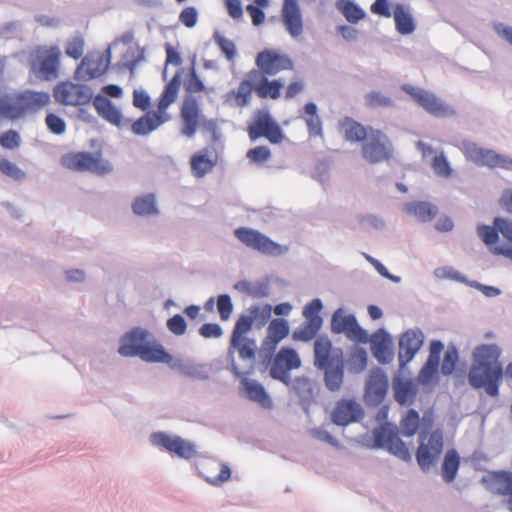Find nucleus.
Returning a JSON list of instances; mask_svg holds the SVG:
<instances>
[{
  "instance_id": "1",
  "label": "nucleus",
  "mask_w": 512,
  "mask_h": 512,
  "mask_svg": "<svg viewBox=\"0 0 512 512\" xmlns=\"http://www.w3.org/2000/svg\"><path fill=\"white\" fill-rule=\"evenodd\" d=\"M502 354L497 344H481L473 350L467 379L474 389H484L490 397H498L504 378L503 366L499 361Z\"/></svg>"
},
{
  "instance_id": "2",
  "label": "nucleus",
  "mask_w": 512,
  "mask_h": 512,
  "mask_svg": "<svg viewBox=\"0 0 512 512\" xmlns=\"http://www.w3.org/2000/svg\"><path fill=\"white\" fill-rule=\"evenodd\" d=\"M50 102V94L43 91L26 90L5 93L0 96V120H19L37 113Z\"/></svg>"
},
{
  "instance_id": "3",
  "label": "nucleus",
  "mask_w": 512,
  "mask_h": 512,
  "mask_svg": "<svg viewBox=\"0 0 512 512\" xmlns=\"http://www.w3.org/2000/svg\"><path fill=\"white\" fill-rule=\"evenodd\" d=\"M433 424V412L425 411L420 418V443L415 454L417 463L424 472L436 463L444 447L443 431L440 428L431 431Z\"/></svg>"
},
{
  "instance_id": "4",
  "label": "nucleus",
  "mask_w": 512,
  "mask_h": 512,
  "mask_svg": "<svg viewBox=\"0 0 512 512\" xmlns=\"http://www.w3.org/2000/svg\"><path fill=\"white\" fill-rule=\"evenodd\" d=\"M151 446L162 449L169 454L176 455L178 458L190 461L193 458L202 456L199 454L195 442L185 439L180 435L172 434L166 431H155L149 435Z\"/></svg>"
},
{
  "instance_id": "5",
  "label": "nucleus",
  "mask_w": 512,
  "mask_h": 512,
  "mask_svg": "<svg viewBox=\"0 0 512 512\" xmlns=\"http://www.w3.org/2000/svg\"><path fill=\"white\" fill-rule=\"evenodd\" d=\"M372 434L374 442L371 448H387L391 454L395 455L401 460H411L409 449L407 448L405 442L399 438L398 429L394 424L385 422L379 427L374 428Z\"/></svg>"
},
{
  "instance_id": "6",
  "label": "nucleus",
  "mask_w": 512,
  "mask_h": 512,
  "mask_svg": "<svg viewBox=\"0 0 512 512\" xmlns=\"http://www.w3.org/2000/svg\"><path fill=\"white\" fill-rule=\"evenodd\" d=\"M247 131L252 141L266 138L271 144H279L284 138L283 130L268 109H259L254 113Z\"/></svg>"
},
{
  "instance_id": "7",
  "label": "nucleus",
  "mask_w": 512,
  "mask_h": 512,
  "mask_svg": "<svg viewBox=\"0 0 512 512\" xmlns=\"http://www.w3.org/2000/svg\"><path fill=\"white\" fill-rule=\"evenodd\" d=\"M234 236L245 246L269 256H280L288 248L283 247L259 230L249 227H239L234 230Z\"/></svg>"
},
{
  "instance_id": "8",
  "label": "nucleus",
  "mask_w": 512,
  "mask_h": 512,
  "mask_svg": "<svg viewBox=\"0 0 512 512\" xmlns=\"http://www.w3.org/2000/svg\"><path fill=\"white\" fill-rule=\"evenodd\" d=\"M322 309L323 302L320 298H314L304 306L302 315L305 322L293 331V340L309 342L316 337L323 325L320 314Z\"/></svg>"
},
{
  "instance_id": "9",
  "label": "nucleus",
  "mask_w": 512,
  "mask_h": 512,
  "mask_svg": "<svg viewBox=\"0 0 512 512\" xmlns=\"http://www.w3.org/2000/svg\"><path fill=\"white\" fill-rule=\"evenodd\" d=\"M393 152V144L389 137L381 130L369 127V136L362 145L363 158L371 164H376L392 158Z\"/></svg>"
},
{
  "instance_id": "10",
  "label": "nucleus",
  "mask_w": 512,
  "mask_h": 512,
  "mask_svg": "<svg viewBox=\"0 0 512 512\" xmlns=\"http://www.w3.org/2000/svg\"><path fill=\"white\" fill-rule=\"evenodd\" d=\"M401 89L410 95L427 113L435 117H448L455 113L449 105L430 91L414 87L410 84H403Z\"/></svg>"
},
{
  "instance_id": "11",
  "label": "nucleus",
  "mask_w": 512,
  "mask_h": 512,
  "mask_svg": "<svg viewBox=\"0 0 512 512\" xmlns=\"http://www.w3.org/2000/svg\"><path fill=\"white\" fill-rule=\"evenodd\" d=\"M331 332L345 334L350 340L366 344L369 340L368 332L358 323L354 314H344L343 308L336 309L331 316Z\"/></svg>"
},
{
  "instance_id": "12",
  "label": "nucleus",
  "mask_w": 512,
  "mask_h": 512,
  "mask_svg": "<svg viewBox=\"0 0 512 512\" xmlns=\"http://www.w3.org/2000/svg\"><path fill=\"white\" fill-rule=\"evenodd\" d=\"M61 51L57 46L38 48L31 68L38 78L46 81L54 80L59 75Z\"/></svg>"
},
{
  "instance_id": "13",
  "label": "nucleus",
  "mask_w": 512,
  "mask_h": 512,
  "mask_svg": "<svg viewBox=\"0 0 512 512\" xmlns=\"http://www.w3.org/2000/svg\"><path fill=\"white\" fill-rule=\"evenodd\" d=\"M389 389V379L386 372L375 367L371 369L367 377L364 388V402L367 407H378L387 396Z\"/></svg>"
},
{
  "instance_id": "14",
  "label": "nucleus",
  "mask_w": 512,
  "mask_h": 512,
  "mask_svg": "<svg viewBox=\"0 0 512 512\" xmlns=\"http://www.w3.org/2000/svg\"><path fill=\"white\" fill-rule=\"evenodd\" d=\"M257 70L265 76H274L280 71L293 69L291 58L276 50L264 49L260 51L255 59Z\"/></svg>"
},
{
  "instance_id": "15",
  "label": "nucleus",
  "mask_w": 512,
  "mask_h": 512,
  "mask_svg": "<svg viewBox=\"0 0 512 512\" xmlns=\"http://www.w3.org/2000/svg\"><path fill=\"white\" fill-rule=\"evenodd\" d=\"M424 342V334L418 329H408L399 338L398 361L400 369L411 362Z\"/></svg>"
},
{
  "instance_id": "16",
  "label": "nucleus",
  "mask_w": 512,
  "mask_h": 512,
  "mask_svg": "<svg viewBox=\"0 0 512 512\" xmlns=\"http://www.w3.org/2000/svg\"><path fill=\"white\" fill-rule=\"evenodd\" d=\"M253 323V317L245 314L240 315L235 322L230 339V345L227 351L228 366L226 367V369L230 370L235 377H240L242 375V372L239 370L235 362V347L239 345L241 338H245L244 335L252 329Z\"/></svg>"
},
{
  "instance_id": "17",
  "label": "nucleus",
  "mask_w": 512,
  "mask_h": 512,
  "mask_svg": "<svg viewBox=\"0 0 512 512\" xmlns=\"http://www.w3.org/2000/svg\"><path fill=\"white\" fill-rule=\"evenodd\" d=\"M151 334L142 327H134L124 333L119 341L118 353L123 357H138Z\"/></svg>"
},
{
  "instance_id": "18",
  "label": "nucleus",
  "mask_w": 512,
  "mask_h": 512,
  "mask_svg": "<svg viewBox=\"0 0 512 512\" xmlns=\"http://www.w3.org/2000/svg\"><path fill=\"white\" fill-rule=\"evenodd\" d=\"M363 415V408L356 400L340 399L331 413V421L337 426L345 427L351 423L359 422Z\"/></svg>"
},
{
  "instance_id": "19",
  "label": "nucleus",
  "mask_w": 512,
  "mask_h": 512,
  "mask_svg": "<svg viewBox=\"0 0 512 512\" xmlns=\"http://www.w3.org/2000/svg\"><path fill=\"white\" fill-rule=\"evenodd\" d=\"M373 357L382 365L392 362L394 358L393 340L385 328H379L369 337Z\"/></svg>"
},
{
  "instance_id": "20",
  "label": "nucleus",
  "mask_w": 512,
  "mask_h": 512,
  "mask_svg": "<svg viewBox=\"0 0 512 512\" xmlns=\"http://www.w3.org/2000/svg\"><path fill=\"white\" fill-rule=\"evenodd\" d=\"M281 21L292 38L303 33V17L297 0H283Z\"/></svg>"
},
{
  "instance_id": "21",
  "label": "nucleus",
  "mask_w": 512,
  "mask_h": 512,
  "mask_svg": "<svg viewBox=\"0 0 512 512\" xmlns=\"http://www.w3.org/2000/svg\"><path fill=\"white\" fill-rule=\"evenodd\" d=\"M108 70L107 64L103 63L102 58H96L89 55L85 56L74 73V79L77 81H89L98 78Z\"/></svg>"
},
{
  "instance_id": "22",
  "label": "nucleus",
  "mask_w": 512,
  "mask_h": 512,
  "mask_svg": "<svg viewBox=\"0 0 512 512\" xmlns=\"http://www.w3.org/2000/svg\"><path fill=\"white\" fill-rule=\"evenodd\" d=\"M252 76L256 81L254 91L259 98L276 100L280 97L281 89L284 86L281 79L269 80L267 76L255 69H252Z\"/></svg>"
},
{
  "instance_id": "23",
  "label": "nucleus",
  "mask_w": 512,
  "mask_h": 512,
  "mask_svg": "<svg viewBox=\"0 0 512 512\" xmlns=\"http://www.w3.org/2000/svg\"><path fill=\"white\" fill-rule=\"evenodd\" d=\"M343 359L340 349L332 353V341L328 337H319L314 342V366L316 368H325L326 365Z\"/></svg>"
},
{
  "instance_id": "24",
  "label": "nucleus",
  "mask_w": 512,
  "mask_h": 512,
  "mask_svg": "<svg viewBox=\"0 0 512 512\" xmlns=\"http://www.w3.org/2000/svg\"><path fill=\"white\" fill-rule=\"evenodd\" d=\"M299 398V404L304 410H308L315 400V384L307 376H297L290 380V386H287Z\"/></svg>"
},
{
  "instance_id": "25",
  "label": "nucleus",
  "mask_w": 512,
  "mask_h": 512,
  "mask_svg": "<svg viewBox=\"0 0 512 512\" xmlns=\"http://www.w3.org/2000/svg\"><path fill=\"white\" fill-rule=\"evenodd\" d=\"M394 399L399 405H411L414 403L418 387L412 379H404L397 374L392 379Z\"/></svg>"
},
{
  "instance_id": "26",
  "label": "nucleus",
  "mask_w": 512,
  "mask_h": 512,
  "mask_svg": "<svg viewBox=\"0 0 512 512\" xmlns=\"http://www.w3.org/2000/svg\"><path fill=\"white\" fill-rule=\"evenodd\" d=\"M199 106L197 101L194 98L186 99L181 107V119L183 122V126L181 129V133L188 137L192 138L199 126Z\"/></svg>"
},
{
  "instance_id": "27",
  "label": "nucleus",
  "mask_w": 512,
  "mask_h": 512,
  "mask_svg": "<svg viewBox=\"0 0 512 512\" xmlns=\"http://www.w3.org/2000/svg\"><path fill=\"white\" fill-rule=\"evenodd\" d=\"M403 212L421 223L432 221L438 214V207L424 200L406 202L402 207Z\"/></svg>"
},
{
  "instance_id": "28",
  "label": "nucleus",
  "mask_w": 512,
  "mask_h": 512,
  "mask_svg": "<svg viewBox=\"0 0 512 512\" xmlns=\"http://www.w3.org/2000/svg\"><path fill=\"white\" fill-rule=\"evenodd\" d=\"M239 378L241 379V387L244 390L246 397L250 401L256 402L266 409L272 407V400L269 394L267 393L265 387L260 382L254 379L247 378L246 376H244L243 372Z\"/></svg>"
},
{
  "instance_id": "29",
  "label": "nucleus",
  "mask_w": 512,
  "mask_h": 512,
  "mask_svg": "<svg viewBox=\"0 0 512 512\" xmlns=\"http://www.w3.org/2000/svg\"><path fill=\"white\" fill-rule=\"evenodd\" d=\"M170 368L194 380L206 381L210 378V367L206 363H194L191 360L175 359L170 364Z\"/></svg>"
},
{
  "instance_id": "30",
  "label": "nucleus",
  "mask_w": 512,
  "mask_h": 512,
  "mask_svg": "<svg viewBox=\"0 0 512 512\" xmlns=\"http://www.w3.org/2000/svg\"><path fill=\"white\" fill-rule=\"evenodd\" d=\"M317 369L323 372L324 385L328 391L338 392L341 389L345 374L344 358Z\"/></svg>"
},
{
  "instance_id": "31",
  "label": "nucleus",
  "mask_w": 512,
  "mask_h": 512,
  "mask_svg": "<svg viewBox=\"0 0 512 512\" xmlns=\"http://www.w3.org/2000/svg\"><path fill=\"white\" fill-rule=\"evenodd\" d=\"M138 357L146 363L171 364L173 362L172 355L154 337L147 341Z\"/></svg>"
},
{
  "instance_id": "32",
  "label": "nucleus",
  "mask_w": 512,
  "mask_h": 512,
  "mask_svg": "<svg viewBox=\"0 0 512 512\" xmlns=\"http://www.w3.org/2000/svg\"><path fill=\"white\" fill-rule=\"evenodd\" d=\"M93 106L102 119L112 125L120 126L122 113L107 96L102 94L95 95Z\"/></svg>"
},
{
  "instance_id": "33",
  "label": "nucleus",
  "mask_w": 512,
  "mask_h": 512,
  "mask_svg": "<svg viewBox=\"0 0 512 512\" xmlns=\"http://www.w3.org/2000/svg\"><path fill=\"white\" fill-rule=\"evenodd\" d=\"M165 121L166 119L163 118V113L159 110L146 112L143 116L133 122L131 131L135 135L145 136L156 130Z\"/></svg>"
},
{
  "instance_id": "34",
  "label": "nucleus",
  "mask_w": 512,
  "mask_h": 512,
  "mask_svg": "<svg viewBox=\"0 0 512 512\" xmlns=\"http://www.w3.org/2000/svg\"><path fill=\"white\" fill-rule=\"evenodd\" d=\"M393 17L395 22L396 31L401 35H410L416 29L414 18L409 10L402 3L394 5Z\"/></svg>"
},
{
  "instance_id": "35",
  "label": "nucleus",
  "mask_w": 512,
  "mask_h": 512,
  "mask_svg": "<svg viewBox=\"0 0 512 512\" xmlns=\"http://www.w3.org/2000/svg\"><path fill=\"white\" fill-rule=\"evenodd\" d=\"M255 78L252 76V70L249 71L246 75V78L243 79L237 90H232L227 94L226 101H230L231 97L235 98V104L237 107H246L250 104L252 91H254L255 87Z\"/></svg>"
},
{
  "instance_id": "36",
  "label": "nucleus",
  "mask_w": 512,
  "mask_h": 512,
  "mask_svg": "<svg viewBox=\"0 0 512 512\" xmlns=\"http://www.w3.org/2000/svg\"><path fill=\"white\" fill-rule=\"evenodd\" d=\"M210 466L213 471L219 469V473L217 475H208L204 472V465L199 464L196 465V469L198 474L204 478V480L212 486H221L224 482H227L231 478V469L230 467L222 462H218L216 460L209 461Z\"/></svg>"
},
{
  "instance_id": "37",
  "label": "nucleus",
  "mask_w": 512,
  "mask_h": 512,
  "mask_svg": "<svg viewBox=\"0 0 512 512\" xmlns=\"http://www.w3.org/2000/svg\"><path fill=\"white\" fill-rule=\"evenodd\" d=\"M339 126L344 133V138L349 142H364L369 136V128L348 116L340 121Z\"/></svg>"
},
{
  "instance_id": "38",
  "label": "nucleus",
  "mask_w": 512,
  "mask_h": 512,
  "mask_svg": "<svg viewBox=\"0 0 512 512\" xmlns=\"http://www.w3.org/2000/svg\"><path fill=\"white\" fill-rule=\"evenodd\" d=\"M216 165V160L209 157L208 148L193 154L190 159L191 172L194 177L202 178L211 172Z\"/></svg>"
},
{
  "instance_id": "39",
  "label": "nucleus",
  "mask_w": 512,
  "mask_h": 512,
  "mask_svg": "<svg viewBox=\"0 0 512 512\" xmlns=\"http://www.w3.org/2000/svg\"><path fill=\"white\" fill-rule=\"evenodd\" d=\"M317 112L318 107L314 102H308L303 106L304 115L302 118L305 120L310 137L323 136L322 120Z\"/></svg>"
},
{
  "instance_id": "40",
  "label": "nucleus",
  "mask_w": 512,
  "mask_h": 512,
  "mask_svg": "<svg viewBox=\"0 0 512 512\" xmlns=\"http://www.w3.org/2000/svg\"><path fill=\"white\" fill-rule=\"evenodd\" d=\"M181 85V71H177L165 85L158 102V110L165 113L166 109L176 101Z\"/></svg>"
},
{
  "instance_id": "41",
  "label": "nucleus",
  "mask_w": 512,
  "mask_h": 512,
  "mask_svg": "<svg viewBox=\"0 0 512 512\" xmlns=\"http://www.w3.org/2000/svg\"><path fill=\"white\" fill-rule=\"evenodd\" d=\"M93 154L90 152L69 153L62 157L61 163L67 169L73 171H88L91 169Z\"/></svg>"
},
{
  "instance_id": "42",
  "label": "nucleus",
  "mask_w": 512,
  "mask_h": 512,
  "mask_svg": "<svg viewBox=\"0 0 512 512\" xmlns=\"http://www.w3.org/2000/svg\"><path fill=\"white\" fill-rule=\"evenodd\" d=\"M132 211L137 216L157 215L159 209L154 193H147L134 199L131 205Z\"/></svg>"
},
{
  "instance_id": "43",
  "label": "nucleus",
  "mask_w": 512,
  "mask_h": 512,
  "mask_svg": "<svg viewBox=\"0 0 512 512\" xmlns=\"http://www.w3.org/2000/svg\"><path fill=\"white\" fill-rule=\"evenodd\" d=\"M336 9L350 24H357L366 17V12L353 0H337Z\"/></svg>"
},
{
  "instance_id": "44",
  "label": "nucleus",
  "mask_w": 512,
  "mask_h": 512,
  "mask_svg": "<svg viewBox=\"0 0 512 512\" xmlns=\"http://www.w3.org/2000/svg\"><path fill=\"white\" fill-rule=\"evenodd\" d=\"M460 467V455L455 449H449L444 455L441 472L446 483L455 480Z\"/></svg>"
},
{
  "instance_id": "45",
  "label": "nucleus",
  "mask_w": 512,
  "mask_h": 512,
  "mask_svg": "<svg viewBox=\"0 0 512 512\" xmlns=\"http://www.w3.org/2000/svg\"><path fill=\"white\" fill-rule=\"evenodd\" d=\"M478 166L512 170V158L499 154L491 149H484Z\"/></svg>"
},
{
  "instance_id": "46",
  "label": "nucleus",
  "mask_w": 512,
  "mask_h": 512,
  "mask_svg": "<svg viewBox=\"0 0 512 512\" xmlns=\"http://www.w3.org/2000/svg\"><path fill=\"white\" fill-rule=\"evenodd\" d=\"M70 106H83L93 102L94 95L90 86L71 82Z\"/></svg>"
},
{
  "instance_id": "47",
  "label": "nucleus",
  "mask_w": 512,
  "mask_h": 512,
  "mask_svg": "<svg viewBox=\"0 0 512 512\" xmlns=\"http://www.w3.org/2000/svg\"><path fill=\"white\" fill-rule=\"evenodd\" d=\"M368 355L363 347L355 346L347 360V368L351 373H361L367 367Z\"/></svg>"
},
{
  "instance_id": "48",
  "label": "nucleus",
  "mask_w": 512,
  "mask_h": 512,
  "mask_svg": "<svg viewBox=\"0 0 512 512\" xmlns=\"http://www.w3.org/2000/svg\"><path fill=\"white\" fill-rule=\"evenodd\" d=\"M494 493L502 496L512 495V472L497 471L493 474Z\"/></svg>"
},
{
  "instance_id": "49",
  "label": "nucleus",
  "mask_w": 512,
  "mask_h": 512,
  "mask_svg": "<svg viewBox=\"0 0 512 512\" xmlns=\"http://www.w3.org/2000/svg\"><path fill=\"white\" fill-rule=\"evenodd\" d=\"M401 432L405 437L414 436L420 429V415L417 410L409 409L400 422Z\"/></svg>"
},
{
  "instance_id": "50",
  "label": "nucleus",
  "mask_w": 512,
  "mask_h": 512,
  "mask_svg": "<svg viewBox=\"0 0 512 512\" xmlns=\"http://www.w3.org/2000/svg\"><path fill=\"white\" fill-rule=\"evenodd\" d=\"M288 369H298L301 366V359L297 351L291 347H281L273 357Z\"/></svg>"
},
{
  "instance_id": "51",
  "label": "nucleus",
  "mask_w": 512,
  "mask_h": 512,
  "mask_svg": "<svg viewBox=\"0 0 512 512\" xmlns=\"http://www.w3.org/2000/svg\"><path fill=\"white\" fill-rule=\"evenodd\" d=\"M365 105L368 108H393L395 101L388 95L380 91H370L364 96Z\"/></svg>"
},
{
  "instance_id": "52",
  "label": "nucleus",
  "mask_w": 512,
  "mask_h": 512,
  "mask_svg": "<svg viewBox=\"0 0 512 512\" xmlns=\"http://www.w3.org/2000/svg\"><path fill=\"white\" fill-rule=\"evenodd\" d=\"M459 361V352L455 345H448L444 352L443 360L441 362L440 371L444 376L451 375L457 366Z\"/></svg>"
},
{
  "instance_id": "53",
  "label": "nucleus",
  "mask_w": 512,
  "mask_h": 512,
  "mask_svg": "<svg viewBox=\"0 0 512 512\" xmlns=\"http://www.w3.org/2000/svg\"><path fill=\"white\" fill-rule=\"evenodd\" d=\"M289 332V323L283 318L271 320L267 328V335L279 343L289 335Z\"/></svg>"
},
{
  "instance_id": "54",
  "label": "nucleus",
  "mask_w": 512,
  "mask_h": 512,
  "mask_svg": "<svg viewBox=\"0 0 512 512\" xmlns=\"http://www.w3.org/2000/svg\"><path fill=\"white\" fill-rule=\"evenodd\" d=\"M266 366L270 365L269 375L273 380L283 383L285 386H290L291 371L276 359L272 358L270 363H264Z\"/></svg>"
},
{
  "instance_id": "55",
  "label": "nucleus",
  "mask_w": 512,
  "mask_h": 512,
  "mask_svg": "<svg viewBox=\"0 0 512 512\" xmlns=\"http://www.w3.org/2000/svg\"><path fill=\"white\" fill-rule=\"evenodd\" d=\"M439 365L440 361L427 358L419 371L418 381L423 385L430 384L438 374Z\"/></svg>"
},
{
  "instance_id": "56",
  "label": "nucleus",
  "mask_w": 512,
  "mask_h": 512,
  "mask_svg": "<svg viewBox=\"0 0 512 512\" xmlns=\"http://www.w3.org/2000/svg\"><path fill=\"white\" fill-rule=\"evenodd\" d=\"M213 39L226 59L228 61H234L237 53L235 43L227 39L219 31L214 32Z\"/></svg>"
},
{
  "instance_id": "57",
  "label": "nucleus",
  "mask_w": 512,
  "mask_h": 512,
  "mask_svg": "<svg viewBox=\"0 0 512 512\" xmlns=\"http://www.w3.org/2000/svg\"><path fill=\"white\" fill-rule=\"evenodd\" d=\"M434 276L439 279H449L469 286V280L465 275L450 266L439 267L434 270Z\"/></svg>"
},
{
  "instance_id": "58",
  "label": "nucleus",
  "mask_w": 512,
  "mask_h": 512,
  "mask_svg": "<svg viewBox=\"0 0 512 512\" xmlns=\"http://www.w3.org/2000/svg\"><path fill=\"white\" fill-rule=\"evenodd\" d=\"M431 166L435 174L439 177L450 178L452 176L453 169L443 152L433 158Z\"/></svg>"
},
{
  "instance_id": "59",
  "label": "nucleus",
  "mask_w": 512,
  "mask_h": 512,
  "mask_svg": "<svg viewBox=\"0 0 512 512\" xmlns=\"http://www.w3.org/2000/svg\"><path fill=\"white\" fill-rule=\"evenodd\" d=\"M256 340L253 338H241V341L235 350L238 351L239 357L243 360L253 361L256 356Z\"/></svg>"
},
{
  "instance_id": "60",
  "label": "nucleus",
  "mask_w": 512,
  "mask_h": 512,
  "mask_svg": "<svg viewBox=\"0 0 512 512\" xmlns=\"http://www.w3.org/2000/svg\"><path fill=\"white\" fill-rule=\"evenodd\" d=\"M272 306L265 304L262 307L252 305L249 307L248 312L253 317V322L256 321L258 326L261 327L267 323L271 317Z\"/></svg>"
},
{
  "instance_id": "61",
  "label": "nucleus",
  "mask_w": 512,
  "mask_h": 512,
  "mask_svg": "<svg viewBox=\"0 0 512 512\" xmlns=\"http://www.w3.org/2000/svg\"><path fill=\"white\" fill-rule=\"evenodd\" d=\"M184 87L188 93H199L205 89L203 81L200 79L196 72L194 63L189 69L188 77L184 83Z\"/></svg>"
},
{
  "instance_id": "62",
  "label": "nucleus",
  "mask_w": 512,
  "mask_h": 512,
  "mask_svg": "<svg viewBox=\"0 0 512 512\" xmlns=\"http://www.w3.org/2000/svg\"><path fill=\"white\" fill-rule=\"evenodd\" d=\"M477 234L488 246L495 244L499 240V231L494 224L492 226L479 224L477 226Z\"/></svg>"
},
{
  "instance_id": "63",
  "label": "nucleus",
  "mask_w": 512,
  "mask_h": 512,
  "mask_svg": "<svg viewBox=\"0 0 512 512\" xmlns=\"http://www.w3.org/2000/svg\"><path fill=\"white\" fill-rule=\"evenodd\" d=\"M216 305L220 319L223 321L228 320L234 308L230 295L226 293L218 295Z\"/></svg>"
},
{
  "instance_id": "64",
  "label": "nucleus",
  "mask_w": 512,
  "mask_h": 512,
  "mask_svg": "<svg viewBox=\"0 0 512 512\" xmlns=\"http://www.w3.org/2000/svg\"><path fill=\"white\" fill-rule=\"evenodd\" d=\"M278 344V341L272 339L268 335L264 338L259 351V356L262 358L263 363L271 362L272 358L275 356L274 354Z\"/></svg>"
}]
</instances>
